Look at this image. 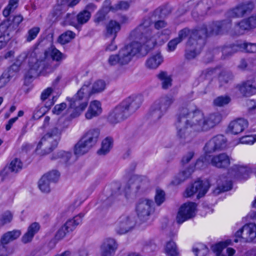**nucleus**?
<instances>
[{
	"mask_svg": "<svg viewBox=\"0 0 256 256\" xmlns=\"http://www.w3.org/2000/svg\"><path fill=\"white\" fill-rule=\"evenodd\" d=\"M221 120L222 116L218 112L205 116L196 106L188 104L180 110L176 123L178 136L186 142H190L197 133L210 130Z\"/></svg>",
	"mask_w": 256,
	"mask_h": 256,
	"instance_id": "1",
	"label": "nucleus"
},
{
	"mask_svg": "<svg viewBox=\"0 0 256 256\" xmlns=\"http://www.w3.org/2000/svg\"><path fill=\"white\" fill-rule=\"evenodd\" d=\"M170 34V30L166 28L160 32L152 36L144 26H138L130 33L128 39L130 42L118 51L120 65L128 64L142 47L145 46L146 50H149L156 46L162 45L167 40Z\"/></svg>",
	"mask_w": 256,
	"mask_h": 256,
	"instance_id": "2",
	"label": "nucleus"
},
{
	"mask_svg": "<svg viewBox=\"0 0 256 256\" xmlns=\"http://www.w3.org/2000/svg\"><path fill=\"white\" fill-rule=\"evenodd\" d=\"M106 84L102 80H97L93 84L90 80L84 82L76 94L70 98H68L70 106L67 110V114L70 118L78 116L86 108L90 96L102 92Z\"/></svg>",
	"mask_w": 256,
	"mask_h": 256,
	"instance_id": "3",
	"label": "nucleus"
},
{
	"mask_svg": "<svg viewBox=\"0 0 256 256\" xmlns=\"http://www.w3.org/2000/svg\"><path fill=\"white\" fill-rule=\"evenodd\" d=\"M220 25V22H216L208 25L211 26L210 28L209 26V28L210 29V30L207 27L192 32L187 28L181 30L178 33V37L176 38L180 42L191 33L190 37L186 46V58L190 60L195 58L200 52L204 46V40L202 38L210 34H218V28Z\"/></svg>",
	"mask_w": 256,
	"mask_h": 256,
	"instance_id": "4",
	"label": "nucleus"
},
{
	"mask_svg": "<svg viewBox=\"0 0 256 256\" xmlns=\"http://www.w3.org/2000/svg\"><path fill=\"white\" fill-rule=\"evenodd\" d=\"M28 59V69L26 76L29 78H32L40 74V64L37 56L34 53L31 55L27 56L26 53H22L18 56L14 64L11 66L10 68L14 71H18L20 66L24 60Z\"/></svg>",
	"mask_w": 256,
	"mask_h": 256,
	"instance_id": "5",
	"label": "nucleus"
},
{
	"mask_svg": "<svg viewBox=\"0 0 256 256\" xmlns=\"http://www.w3.org/2000/svg\"><path fill=\"white\" fill-rule=\"evenodd\" d=\"M44 56L45 58L44 60H39V64H40V72L44 76L52 72L56 68L48 63V58H50L53 61L58 62H60L66 58V56L64 54L52 46L48 48L45 51Z\"/></svg>",
	"mask_w": 256,
	"mask_h": 256,
	"instance_id": "6",
	"label": "nucleus"
},
{
	"mask_svg": "<svg viewBox=\"0 0 256 256\" xmlns=\"http://www.w3.org/2000/svg\"><path fill=\"white\" fill-rule=\"evenodd\" d=\"M209 158V154L204 152V154L198 158L194 164H190L184 170H182L174 178L172 183L175 185L178 184L190 177L195 170L204 168L210 163Z\"/></svg>",
	"mask_w": 256,
	"mask_h": 256,
	"instance_id": "7",
	"label": "nucleus"
},
{
	"mask_svg": "<svg viewBox=\"0 0 256 256\" xmlns=\"http://www.w3.org/2000/svg\"><path fill=\"white\" fill-rule=\"evenodd\" d=\"M174 100L172 96H164L156 100L152 106L150 114L154 120L160 118Z\"/></svg>",
	"mask_w": 256,
	"mask_h": 256,
	"instance_id": "8",
	"label": "nucleus"
},
{
	"mask_svg": "<svg viewBox=\"0 0 256 256\" xmlns=\"http://www.w3.org/2000/svg\"><path fill=\"white\" fill-rule=\"evenodd\" d=\"M60 132L54 128L46 133L40 140L37 146V149L43 148L44 153L50 152L56 147L60 140Z\"/></svg>",
	"mask_w": 256,
	"mask_h": 256,
	"instance_id": "9",
	"label": "nucleus"
},
{
	"mask_svg": "<svg viewBox=\"0 0 256 256\" xmlns=\"http://www.w3.org/2000/svg\"><path fill=\"white\" fill-rule=\"evenodd\" d=\"M136 211L140 218L147 219L154 212L152 200L146 198L140 199L136 204Z\"/></svg>",
	"mask_w": 256,
	"mask_h": 256,
	"instance_id": "10",
	"label": "nucleus"
},
{
	"mask_svg": "<svg viewBox=\"0 0 256 256\" xmlns=\"http://www.w3.org/2000/svg\"><path fill=\"white\" fill-rule=\"evenodd\" d=\"M197 205L193 202H186L180 208L176 217V221L178 224L194 218L196 212Z\"/></svg>",
	"mask_w": 256,
	"mask_h": 256,
	"instance_id": "11",
	"label": "nucleus"
},
{
	"mask_svg": "<svg viewBox=\"0 0 256 256\" xmlns=\"http://www.w3.org/2000/svg\"><path fill=\"white\" fill-rule=\"evenodd\" d=\"M210 188V184L208 180H197L192 185L188 186L184 193V196L188 198L197 194V197L200 198L203 196L207 192Z\"/></svg>",
	"mask_w": 256,
	"mask_h": 256,
	"instance_id": "12",
	"label": "nucleus"
},
{
	"mask_svg": "<svg viewBox=\"0 0 256 256\" xmlns=\"http://www.w3.org/2000/svg\"><path fill=\"white\" fill-rule=\"evenodd\" d=\"M136 224L134 218L128 214L122 215L115 224V230L119 234H125L132 230Z\"/></svg>",
	"mask_w": 256,
	"mask_h": 256,
	"instance_id": "13",
	"label": "nucleus"
},
{
	"mask_svg": "<svg viewBox=\"0 0 256 256\" xmlns=\"http://www.w3.org/2000/svg\"><path fill=\"white\" fill-rule=\"evenodd\" d=\"M226 147V140L222 135H218L210 139L205 145L204 152L210 154L216 150H220Z\"/></svg>",
	"mask_w": 256,
	"mask_h": 256,
	"instance_id": "14",
	"label": "nucleus"
},
{
	"mask_svg": "<svg viewBox=\"0 0 256 256\" xmlns=\"http://www.w3.org/2000/svg\"><path fill=\"white\" fill-rule=\"evenodd\" d=\"M130 116V114L120 104L110 112L108 120L110 123L114 124L124 120Z\"/></svg>",
	"mask_w": 256,
	"mask_h": 256,
	"instance_id": "15",
	"label": "nucleus"
},
{
	"mask_svg": "<svg viewBox=\"0 0 256 256\" xmlns=\"http://www.w3.org/2000/svg\"><path fill=\"white\" fill-rule=\"evenodd\" d=\"M142 102L143 98L142 96L140 95L133 96L126 99L120 104L130 115L140 107Z\"/></svg>",
	"mask_w": 256,
	"mask_h": 256,
	"instance_id": "16",
	"label": "nucleus"
},
{
	"mask_svg": "<svg viewBox=\"0 0 256 256\" xmlns=\"http://www.w3.org/2000/svg\"><path fill=\"white\" fill-rule=\"evenodd\" d=\"M236 236L242 238L246 241H252L256 237V225L249 224L244 226L236 233Z\"/></svg>",
	"mask_w": 256,
	"mask_h": 256,
	"instance_id": "17",
	"label": "nucleus"
},
{
	"mask_svg": "<svg viewBox=\"0 0 256 256\" xmlns=\"http://www.w3.org/2000/svg\"><path fill=\"white\" fill-rule=\"evenodd\" d=\"M248 126V122L246 120L238 118L230 122L227 131L232 134H238L242 132Z\"/></svg>",
	"mask_w": 256,
	"mask_h": 256,
	"instance_id": "18",
	"label": "nucleus"
},
{
	"mask_svg": "<svg viewBox=\"0 0 256 256\" xmlns=\"http://www.w3.org/2000/svg\"><path fill=\"white\" fill-rule=\"evenodd\" d=\"M254 8V4L251 2L242 4L229 12V15L232 17H242L245 14L251 12Z\"/></svg>",
	"mask_w": 256,
	"mask_h": 256,
	"instance_id": "19",
	"label": "nucleus"
},
{
	"mask_svg": "<svg viewBox=\"0 0 256 256\" xmlns=\"http://www.w3.org/2000/svg\"><path fill=\"white\" fill-rule=\"evenodd\" d=\"M146 182L147 180L144 176L134 175L128 180L124 190L126 193L130 190H136Z\"/></svg>",
	"mask_w": 256,
	"mask_h": 256,
	"instance_id": "20",
	"label": "nucleus"
},
{
	"mask_svg": "<svg viewBox=\"0 0 256 256\" xmlns=\"http://www.w3.org/2000/svg\"><path fill=\"white\" fill-rule=\"evenodd\" d=\"M116 248L115 240L113 238H107L100 246V256H114Z\"/></svg>",
	"mask_w": 256,
	"mask_h": 256,
	"instance_id": "21",
	"label": "nucleus"
},
{
	"mask_svg": "<svg viewBox=\"0 0 256 256\" xmlns=\"http://www.w3.org/2000/svg\"><path fill=\"white\" fill-rule=\"evenodd\" d=\"M238 88L241 94L244 96H249L254 94L256 93V78L244 82Z\"/></svg>",
	"mask_w": 256,
	"mask_h": 256,
	"instance_id": "22",
	"label": "nucleus"
},
{
	"mask_svg": "<svg viewBox=\"0 0 256 256\" xmlns=\"http://www.w3.org/2000/svg\"><path fill=\"white\" fill-rule=\"evenodd\" d=\"M239 33L243 34L256 28V13L247 19L242 20L237 26Z\"/></svg>",
	"mask_w": 256,
	"mask_h": 256,
	"instance_id": "23",
	"label": "nucleus"
},
{
	"mask_svg": "<svg viewBox=\"0 0 256 256\" xmlns=\"http://www.w3.org/2000/svg\"><path fill=\"white\" fill-rule=\"evenodd\" d=\"M102 111L101 102L97 100L90 102L85 116L86 119L90 120L100 116Z\"/></svg>",
	"mask_w": 256,
	"mask_h": 256,
	"instance_id": "24",
	"label": "nucleus"
},
{
	"mask_svg": "<svg viewBox=\"0 0 256 256\" xmlns=\"http://www.w3.org/2000/svg\"><path fill=\"white\" fill-rule=\"evenodd\" d=\"M164 58L160 52L149 56L146 61L145 66L150 70L156 69L163 62Z\"/></svg>",
	"mask_w": 256,
	"mask_h": 256,
	"instance_id": "25",
	"label": "nucleus"
},
{
	"mask_svg": "<svg viewBox=\"0 0 256 256\" xmlns=\"http://www.w3.org/2000/svg\"><path fill=\"white\" fill-rule=\"evenodd\" d=\"M120 29L121 26L119 22L111 20L106 25V36L114 40Z\"/></svg>",
	"mask_w": 256,
	"mask_h": 256,
	"instance_id": "26",
	"label": "nucleus"
},
{
	"mask_svg": "<svg viewBox=\"0 0 256 256\" xmlns=\"http://www.w3.org/2000/svg\"><path fill=\"white\" fill-rule=\"evenodd\" d=\"M100 130L98 128H91L88 130L82 138L91 148L94 146L98 140Z\"/></svg>",
	"mask_w": 256,
	"mask_h": 256,
	"instance_id": "27",
	"label": "nucleus"
},
{
	"mask_svg": "<svg viewBox=\"0 0 256 256\" xmlns=\"http://www.w3.org/2000/svg\"><path fill=\"white\" fill-rule=\"evenodd\" d=\"M210 163L217 168H224L229 166L230 158L226 154H221L214 156L210 160Z\"/></svg>",
	"mask_w": 256,
	"mask_h": 256,
	"instance_id": "28",
	"label": "nucleus"
},
{
	"mask_svg": "<svg viewBox=\"0 0 256 256\" xmlns=\"http://www.w3.org/2000/svg\"><path fill=\"white\" fill-rule=\"evenodd\" d=\"M40 228V225L37 222L32 224L28 228V232L22 236V241L24 243L30 242L34 235L38 232Z\"/></svg>",
	"mask_w": 256,
	"mask_h": 256,
	"instance_id": "29",
	"label": "nucleus"
},
{
	"mask_svg": "<svg viewBox=\"0 0 256 256\" xmlns=\"http://www.w3.org/2000/svg\"><path fill=\"white\" fill-rule=\"evenodd\" d=\"M92 148L81 138L75 145L74 153L77 156L83 155L88 152Z\"/></svg>",
	"mask_w": 256,
	"mask_h": 256,
	"instance_id": "30",
	"label": "nucleus"
},
{
	"mask_svg": "<svg viewBox=\"0 0 256 256\" xmlns=\"http://www.w3.org/2000/svg\"><path fill=\"white\" fill-rule=\"evenodd\" d=\"M80 0H67L66 4H58L54 7V13L58 17L65 12L68 7L76 5Z\"/></svg>",
	"mask_w": 256,
	"mask_h": 256,
	"instance_id": "31",
	"label": "nucleus"
},
{
	"mask_svg": "<svg viewBox=\"0 0 256 256\" xmlns=\"http://www.w3.org/2000/svg\"><path fill=\"white\" fill-rule=\"evenodd\" d=\"M112 138L110 137H106L102 141L101 148L98 151V154L100 156L106 154L112 148Z\"/></svg>",
	"mask_w": 256,
	"mask_h": 256,
	"instance_id": "32",
	"label": "nucleus"
},
{
	"mask_svg": "<svg viewBox=\"0 0 256 256\" xmlns=\"http://www.w3.org/2000/svg\"><path fill=\"white\" fill-rule=\"evenodd\" d=\"M236 176L240 178H247L252 172L251 168L243 164H236L234 166Z\"/></svg>",
	"mask_w": 256,
	"mask_h": 256,
	"instance_id": "33",
	"label": "nucleus"
},
{
	"mask_svg": "<svg viewBox=\"0 0 256 256\" xmlns=\"http://www.w3.org/2000/svg\"><path fill=\"white\" fill-rule=\"evenodd\" d=\"M21 232L18 230L8 232L4 234L1 238L0 242L2 244H6L18 238Z\"/></svg>",
	"mask_w": 256,
	"mask_h": 256,
	"instance_id": "34",
	"label": "nucleus"
},
{
	"mask_svg": "<svg viewBox=\"0 0 256 256\" xmlns=\"http://www.w3.org/2000/svg\"><path fill=\"white\" fill-rule=\"evenodd\" d=\"M54 102H50V104L45 106H39L34 110L33 114V118L37 120L43 116L46 112L49 110L50 106L53 105Z\"/></svg>",
	"mask_w": 256,
	"mask_h": 256,
	"instance_id": "35",
	"label": "nucleus"
},
{
	"mask_svg": "<svg viewBox=\"0 0 256 256\" xmlns=\"http://www.w3.org/2000/svg\"><path fill=\"white\" fill-rule=\"evenodd\" d=\"M157 77L162 82L164 88L166 89L171 86L172 78L166 72H161L158 74Z\"/></svg>",
	"mask_w": 256,
	"mask_h": 256,
	"instance_id": "36",
	"label": "nucleus"
},
{
	"mask_svg": "<svg viewBox=\"0 0 256 256\" xmlns=\"http://www.w3.org/2000/svg\"><path fill=\"white\" fill-rule=\"evenodd\" d=\"M52 182L43 176L40 178L38 183V186L40 191L44 193H48L50 192V184Z\"/></svg>",
	"mask_w": 256,
	"mask_h": 256,
	"instance_id": "37",
	"label": "nucleus"
},
{
	"mask_svg": "<svg viewBox=\"0 0 256 256\" xmlns=\"http://www.w3.org/2000/svg\"><path fill=\"white\" fill-rule=\"evenodd\" d=\"M164 252L168 256H177L178 250L175 242L172 240L168 242L164 246Z\"/></svg>",
	"mask_w": 256,
	"mask_h": 256,
	"instance_id": "38",
	"label": "nucleus"
},
{
	"mask_svg": "<svg viewBox=\"0 0 256 256\" xmlns=\"http://www.w3.org/2000/svg\"><path fill=\"white\" fill-rule=\"evenodd\" d=\"M83 216L84 215L82 214H79L75 216L73 218L68 220L66 222L69 226L68 228L74 230L77 226L82 223Z\"/></svg>",
	"mask_w": 256,
	"mask_h": 256,
	"instance_id": "39",
	"label": "nucleus"
},
{
	"mask_svg": "<svg viewBox=\"0 0 256 256\" xmlns=\"http://www.w3.org/2000/svg\"><path fill=\"white\" fill-rule=\"evenodd\" d=\"M75 37V34L72 31H66L62 34L58 38V41L61 44H66L70 42Z\"/></svg>",
	"mask_w": 256,
	"mask_h": 256,
	"instance_id": "40",
	"label": "nucleus"
},
{
	"mask_svg": "<svg viewBox=\"0 0 256 256\" xmlns=\"http://www.w3.org/2000/svg\"><path fill=\"white\" fill-rule=\"evenodd\" d=\"M22 162L19 158H16L12 160L9 164L8 168L12 172H17L22 168Z\"/></svg>",
	"mask_w": 256,
	"mask_h": 256,
	"instance_id": "41",
	"label": "nucleus"
},
{
	"mask_svg": "<svg viewBox=\"0 0 256 256\" xmlns=\"http://www.w3.org/2000/svg\"><path fill=\"white\" fill-rule=\"evenodd\" d=\"M193 252L196 256H206L208 250L205 245L200 244L193 248Z\"/></svg>",
	"mask_w": 256,
	"mask_h": 256,
	"instance_id": "42",
	"label": "nucleus"
},
{
	"mask_svg": "<svg viewBox=\"0 0 256 256\" xmlns=\"http://www.w3.org/2000/svg\"><path fill=\"white\" fill-rule=\"evenodd\" d=\"M69 226L66 222L60 228L56 234V238L57 240H60L62 239L66 234L72 232V230L68 228Z\"/></svg>",
	"mask_w": 256,
	"mask_h": 256,
	"instance_id": "43",
	"label": "nucleus"
},
{
	"mask_svg": "<svg viewBox=\"0 0 256 256\" xmlns=\"http://www.w3.org/2000/svg\"><path fill=\"white\" fill-rule=\"evenodd\" d=\"M18 0H10L8 4L3 10V14L5 17L8 16L17 7Z\"/></svg>",
	"mask_w": 256,
	"mask_h": 256,
	"instance_id": "44",
	"label": "nucleus"
},
{
	"mask_svg": "<svg viewBox=\"0 0 256 256\" xmlns=\"http://www.w3.org/2000/svg\"><path fill=\"white\" fill-rule=\"evenodd\" d=\"M43 176H46L52 183L56 182L59 179L60 174L56 170H52L46 172Z\"/></svg>",
	"mask_w": 256,
	"mask_h": 256,
	"instance_id": "45",
	"label": "nucleus"
},
{
	"mask_svg": "<svg viewBox=\"0 0 256 256\" xmlns=\"http://www.w3.org/2000/svg\"><path fill=\"white\" fill-rule=\"evenodd\" d=\"M228 243L226 242H222L212 246V250L216 256H224L221 254L222 250L226 248Z\"/></svg>",
	"mask_w": 256,
	"mask_h": 256,
	"instance_id": "46",
	"label": "nucleus"
},
{
	"mask_svg": "<svg viewBox=\"0 0 256 256\" xmlns=\"http://www.w3.org/2000/svg\"><path fill=\"white\" fill-rule=\"evenodd\" d=\"M230 101V98L228 96H222L217 97L214 100V105L222 106L228 104Z\"/></svg>",
	"mask_w": 256,
	"mask_h": 256,
	"instance_id": "47",
	"label": "nucleus"
},
{
	"mask_svg": "<svg viewBox=\"0 0 256 256\" xmlns=\"http://www.w3.org/2000/svg\"><path fill=\"white\" fill-rule=\"evenodd\" d=\"M76 24L75 14H67L62 22V24L64 26L72 25L76 26Z\"/></svg>",
	"mask_w": 256,
	"mask_h": 256,
	"instance_id": "48",
	"label": "nucleus"
},
{
	"mask_svg": "<svg viewBox=\"0 0 256 256\" xmlns=\"http://www.w3.org/2000/svg\"><path fill=\"white\" fill-rule=\"evenodd\" d=\"M40 31V28L38 26H34L30 29L26 36L27 42H30L34 40L38 36Z\"/></svg>",
	"mask_w": 256,
	"mask_h": 256,
	"instance_id": "49",
	"label": "nucleus"
},
{
	"mask_svg": "<svg viewBox=\"0 0 256 256\" xmlns=\"http://www.w3.org/2000/svg\"><path fill=\"white\" fill-rule=\"evenodd\" d=\"M54 155L53 159L56 160L60 158L62 162H66L70 159L72 154L68 152L60 151L56 154H54Z\"/></svg>",
	"mask_w": 256,
	"mask_h": 256,
	"instance_id": "50",
	"label": "nucleus"
},
{
	"mask_svg": "<svg viewBox=\"0 0 256 256\" xmlns=\"http://www.w3.org/2000/svg\"><path fill=\"white\" fill-rule=\"evenodd\" d=\"M154 200L158 206H160L164 202L165 200V194L162 190L160 189L156 190Z\"/></svg>",
	"mask_w": 256,
	"mask_h": 256,
	"instance_id": "51",
	"label": "nucleus"
},
{
	"mask_svg": "<svg viewBox=\"0 0 256 256\" xmlns=\"http://www.w3.org/2000/svg\"><path fill=\"white\" fill-rule=\"evenodd\" d=\"M90 18V13L88 10H84L77 16L78 23L83 24L86 22Z\"/></svg>",
	"mask_w": 256,
	"mask_h": 256,
	"instance_id": "52",
	"label": "nucleus"
},
{
	"mask_svg": "<svg viewBox=\"0 0 256 256\" xmlns=\"http://www.w3.org/2000/svg\"><path fill=\"white\" fill-rule=\"evenodd\" d=\"M12 214L10 211L4 212L0 217V226L10 222L12 219Z\"/></svg>",
	"mask_w": 256,
	"mask_h": 256,
	"instance_id": "53",
	"label": "nucleus"
},
{
	"mask_svg": "<svg viewBox=\"0 0 256 256\" xmlns=\"http://www.w3.org/2000/svg\"><path fill=\"white\" fill-rule=\"evenodd\" d=\"M256 142V135H248L242 137L240 143L242 144H252Z\"/></svg>",
	"mask_w": 256,
	"mask_h": 256,
	"instance_id": "54",
	"label": "nucleus"
},
{
	"mask_svg": "<svg viewBox=\"0 0 256 256\" xmlns=\"http://www.w3.org/2000/svg\"><path fill=\"white\" fill-rule=\"evenodd\" d=\"M108 12V9L106 8V10L104 11L102 9L99 10L95 16L94 18V22L96 24H100V22H103L104 19L106 14Z\"/></svg>",
	"mask_w": 256,
	"mask_h": 256,
	"instance_id": "55",
	"label": "nucleus"
},
{
	"mask_svg": "<svg viewBox=\"0 0 256 256\" xmlns=\"http://www.w3.org/2000/svg\"><path fill=\"white\" fill-rule=\"evenodd\" d=\"M194 156V152H190L185 154L182 158L180 164L181 165L184 167V170L186 168L185 166L190 162Z\"/></svg>",
	"mask_w": 256,
	"mask_h": 256,
	"instance_id": "56",
	"label": "nucleus"
},
{
	"mask_svg": "<svg viewBox=\"0 0 256 256\" xmlns=\"http://www.w3.org/2000/svg\"><path fill=\"white\" fill-rule=\"evenodd\" d=\"M120 61L118 54H111L108 60V62L110 66L120 65Z\"/></svg>",
	"mask_w": 256,
	"mask_h": 256,
	"instance_id": "57",
	"label": "nucleus"
},
{
	"mask_svg": "<svg viewBox=\"0 0 256 256\" xmlns=\"http://www.w3.org/2000/svg\"><path fill=\"white\" fill-rule=\"evenodd\" d=\"M242 46L248 52H256V44L244 43L242 44Z\"/></svg>",
	"mask_w": 256,
	"mask_h": 256,
	"instance_id": "58",
	"label": "nucleus"
},
{
	"mask_svg": "<svg viewBox=\"0 0 256 256\" xmlns=\"http://www.w3.org/2000/svg\"><path fill=\"white\" fill-rule=\"evenodd\" d=\"M10 80V76L8 73H4L0 77V89L4 87Z\"/></svg>",
	"mask_w": 256,
	"mask_h": 256,
	"instance_id": "59",
	"label": "nucleus"
},
{
	"mask_svg": "<svg viewBox=\"0 0 256 256\" xmlns=\"http://www.w3.org/2000/svg\"><path fill=\"white\" fill-rule=\"evenodd\" d=\"M232 188L231 181H226V185H222L218 186V190L216 188L214 190V192L215 194H218L220 192L228 191Z\"/></svg>",
	"mask_w": 256,
	"mask_h": 256,
	"instance_id": "60",
	"label": "nucleus"
},
{
	"mask_svg": "<svg viewBox=\"0 0 256 256\" xmlns=\"http://www.w3.org/2000/svg\"><path fill=\"white\" fill-rule=\"evenodd\" d=\"M180 42V40L176 38L171 40L168 44V50L170 52L174 51Z\"/></svg>",
	"mask_w": 256,
	"mask_h": 256,
	"instance_id": "61",
	"label": "nucleus"
},
{
	"mask_svg": "<svg viewBox=\"0 0 256 256\" xmlns=\"http://www.w3.org/2000/svg\"><path fill=\"white\" fill-rule=\"evenodd\" d=\"M66 108V104L65 103H62L56 105L52 110L53 113L56 114H60L62 111Z\"/></svg>",
	"mask_w": 256,
	"mask_h": 256,
	"instance_id": "62",
	"label": "nucleus"
},
{
	"mask_svg": "<svg viewBox=\"0 0 256 256\" xmlns=\"http://www.w3.org/2000/svg\"><path fill=\"white\" fill-rule=\"evenodd\" d=\"M54 89L51 88H48L44 90L41 94V99L42 100H46L53 92Z\"/></svg>",
	"mask_w": 256,
	"mask_h": 256,
	"instance_id": "63",
	"label": "nucleus"
},
{
	"mask_svg": "<svg viewBox=\"0 0 256 256\" xmlns=\"http://www.w3.org/2000/svg\"><path fill=\"white\" fill-rule=\"evenodd\" d=\"M231 78V76L230 74L223 72L220 74L218 78L220 82L223 84L224 83L227 82Z\"/></svg>",
	"mask_w": 256,
	"mask_h": 256,
	"instance_id": "64",
	"label": "nucleus"
}]
</instances>
